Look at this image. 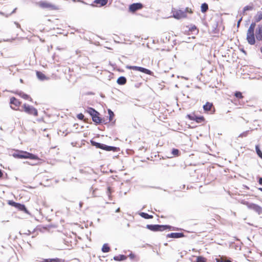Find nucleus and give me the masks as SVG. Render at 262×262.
I'll return each instance as SVG.
<instances>
[{"instance_id": "f257e3e1", "label": "nucleus", "mask_w": 262, "mask_h": 262, "mask_svg": "<svg viewBox=\"0 0 262 262\" xmlns=\"http://www.w3.org/2000/svg\"><path fill=\"white\" fill-rule=\"evenodd\" d=\"M255 26V23H252L249 27L247 33V40L248 42L251 45H253L255 43L254 33Z\"/></svg>"}, {"instance_id": "f03ea898", "label": "nucleus", "mask_w": 262, "mask_h": 262, "mask_svg": "<svg viewBox=\"0 0 262 262\" xmlns=\"http://www.w3.org/2000/svg\"><path fill=\"white\" fill-rule=\"evenodd\" d=\"M13 156L19 159H30L33 160L38 159L36 156L24 151H17L13 154Z\"/></svg>"}, {"instance_id": "7ed1b4c3", "label": "nucleus", "mask_w": 262, "mask_h": 262, "mask_svg": "<svg viewBox=\"0 0 262 262\" xmlns=\"http://www.w3.org/2000/svg\"><path fill=\"white\" fill-rule=\"evenodd\" d=\"M187 12L192 13L191 10L189 8H186L184 10H177L173 11V16L177 19H181L186 17Z\"/></svg>"}, {"instance_id": "20e7f679", "label": "nucleus", "mask_w": 262, "mask_h": 262, "mask_svg": "<svg viewBox=\"0 0 262 262\" xmlns=\"http://www.w3.org/2000/svg\"><path fill=\"white\" fill-rule=\"evenodd\" d=\"M146 228L153 231H163L166 229H171V226L161 225H147Z\"/></svg>"}, {"instance_id": "39448f33", "label": "nucleus", "mask_w": 262, "mask_h": 262, "mask_svg": "<svg viewBox=\"0 0 262 262\" xmlns=\"http://www.w3.org/2000/svg\"><path fill=\"white\" fill-rule=\"evenodd\" d=\"M23 107L24 109V111L29 114L32 115L34 116H37L38 115L37 110L34 108L33 106L27 104L26 103L24 104L23 105Z\"/></svg>"}, {"instance_id": "423d86ee", "label": "nucleus", "mask_w": 262, "mask_h": 262, "mask_svg": "<svg viewBox=\"0 0 262 262\" xmlns=\"http://www.w3.org/2000/svg\"><path fill=\"white\" fill-rule=\"evenodd\" d=\"M246 205L249 209L253 210L258 214H262V207L260 206L255 204L248 203H247Z\"/></svg>"}, {"instance_id": "0eeeda50", "label": "nucleus", "mask_w": 262, "mask_h": 262, "mask_svg": "<svg viewBox=\"0 0 262 262\" xmlns=\"http://www.w3.org/2000/svg\"><path fill=\"white\" fill-rule=\"evenodd\" d=\"M39 5L42 8L48 9L49 10L57 9V8L55 5L47 1H41L39 2Z\"/></svg>"}, {"instance_id": "6e6552de", "label": "nucleus", "mask_w": 262, "mask_h": 262, "mask_svg": "<svg viewBox=\"0 0 262 262\" xmlns=\"http://www.w3.org/2000/svg\"><path fill=\"white\" fill-rule=\"evenodd\" d=\"M143 7V5L140 3H134L129 7L130 12H135L136 11L141 9Z\"/></svg>"}, {"instance_id": "1a4fd4ad", "label": "nucleus", "mask_w": 262, "mask_h": 262, "mask_svg": "<svg viewBox=\"0 0 262 262\" xmlns=\"http://www.w3.org/2000/svg\"><path fill=\"white\" fill-rule=\"evenodd\" d=\"M11 107L15 110H17V107L20 105V102L15 98V97H12L10 99Z\"/></svg>"}, {"instance_id": "9d476101", "label": "nucleus", "mask_w": 262, "mask_h": 262, "mask_svg": "<svg viewBox=\"0 0 262 262\" xmlns=\"http://www.w3.org/2000/svg\"><path fill=\"white\" fill-rule=\"evenodd\" d=\"M203 108L205 111L208 112L210 111L211 114L214 113L215 110L213 106V104L211 103L207 102L205 105L203 106Z\"/></svg>"}, {"instance_id": "9b49d317", "label": "nucleus", "mask_w": 262, "mask_h": 262, "mask_svg": "<svg viewBox=\"0 0 262 262\" xmlns=\"http://www.w3.org/2000/svg\"><path fill=\"white\" fill-rule=\"evenodd\" d=\"M255 36L257 40H262V25H258L257 28L256 29Z\"/></svg>"}, {"instance_id": "f8f14e48", "label": "nucleus", "mask_w": 262, "mask_h": 262, "mask_svg": "<svg viewBox=\"0 0 262 262\" xmlns=\"http://www.w3.org/2000/svg\"><path fill=\"white\" fill-rule=\"evenodd\" d=\"M13 203L14 204V206L16 208H17L18 209H19V210H21V211H23L25 213H26L28 214H30L29 212L27 209V208H26V207L24 205L21 204L19 203H15V202H13Z\"/></svg>"}, {"instance_id": "ddd939ff", "label": "nucleus", "mask_w": 262, "mask_h": 262, "mask_svg": "<svg viewBox=\"0 0 262 262\" xmlns=\"http://www.w3.org/2000/svg\"><path fill=\"white\" fill-rule=\"evenodd\" d=\"M107 1L108 0H95L92 5L98 7L103 6L107 4Z\"/></svg>"}, {"instance_id": "4468645a", "label": "nucleus", "mask_w": 262, "mask_h": 262, "mask_svg": "<svg viewBox=\"0 0 262 262\" xmlns=\"http://www.w3.org/2000/svg\"><path fill=\"white\" fill-rule=\"evenodd\" d=\"M184 236L183 233H170L166 235L167 238H178Z\"/></svg>"}, {"instance_id": "2eb2a0df", "label": "nucleus", "mask_w": 262, "mask_h": 262, "mask_svg": "<svg viewBox=\"0 0 262 262\" xmlns=\"http://www.w3.org/2000/svg\"><path fill=\"white\" fill-rule=\"evenodd\" d=\"M99 113L97 112V113L92 115L91 116L93 121L96 123V124H100L102 122V119L99 116Z\"/></svg>"}, {"instance_id": "dca6fc26", "label": "nucleus", "mask_w": 262, "mask_h": 262, "mask_svg": "<svg viewBox=\"0 0 262 262\" xmlns=\"http://www.w3.org/2000/svg\"><path fill=\"white\" fill-rule=\"evenodd\" d=\"M36 76L38 79L41 81H43L46 80H48L49 78H48L43 73L41 72L37 71L36 72Z\"/></svg>"}, {"instance_id": "f3484780", "label": "nucleus", "mask_w": 262, "mask_h": 262, "mask_svg": "<svg viewBox=\"0 0 262 262\" xmlns=\"http://www.w3.org/2000/svg\"><path fill=\"white\" fill-rule=\"evenodd\" d=\"M40 262H65V260L62 259L55 258L45 259Z\"/></svg>"}, {"instance_id": "a211bd4d", "label": "nucleus", "mask_w": 262, "mask_h": 262, "mask_svg": "<svg viewBox=\"0 0 262 262\" xmlns=\"http://www.w3.org/2000/svg\"><path fill=\"white\" fill-rule=\"evenodd\" d=\"M254 19L255 23L259 22L261 20H262V12L258 11L256 15L254 17Z\"/></svg>"}, {"instance_id": "6ab92c4d", "label": "nucleus", "mask_w": 262, "mask_h": 262, "mask_svg": "<svg viewBox=\"0 0 262 262\" xmlns=\"http://www.w3.org/2000/svg\"><path fill=\"white\" fill-rule=\"evenodd\" d=\"M101 149H104L106 151H111V150L115 151L116 149V147H114V146H108V145L103 144Z\"/></svg>"}, {"instance_id": "aec40b11", "label": "nucleus", "mask_w": 262, "mask_h": 262, "mask_svg": "<svg viewBox=\"0 0 262 262\" xmlns=\"http://www.w3.org/2000/svg\"><path fill=\"white\" fill-rule=\"evenodd\" d=\"M117 82L119 84L123 85L126 83V79L125 77L121 76L118 78Z\"/></svg>"}, {"instance_id": "412c9836", "label": "nucleus", "mask_w": 262, "mask_h": 262, "mask_svg": "<svg viewBox=\"0 0 262 262\" xmlns=\"http://www.w3.org/2000/svg\"><path fill=\"white\" fill-rule=\"evenodd\" d=\"M138 71L148 75H151L152 73V72L149 70L140 67H139Z\"/></svg>"}, {"instance_id": "4be33fe9", "label": "nucleus", "mask_w": 262, "mask_h": 262, "mask_svg": "<svg viewBox=\"0 0 262 262\" xmlns=\"http://www.w3.org/2000/svg\"><path fill=\"white\" fill-rule=\"evenodd\" d=\"M91 143L93 146H95L97 148H102V144L100 143L96 142L93 140H91Z\"/></svg>"}, {"instance_id": "5701e85b", "label": "nucleus", "mask_w": 262, "mask_h": 262, "mask_svg": "<svg viewBox=\"0 0 262 262\" xmlns=\"http://www.w3.org/2000/svg\"><path fill=\"white\" fill-rule=\"evenodd\" d=\"M126 258V256L124 255H119L118 256H115L114 259L116 261H121L125 260Z\"/></svg>"}, {"instance_id": "b1692460", "label": "nucleus", "mask_w": 262, "mask_h": 262, "mask_svg": "<svg viewBox=\"0 0 262 262\" xmlns=\"http://www.w3.org/2000/svg\"><path fill=\"white\" fill-rule=\"evenodd\" d=\"M208 9V4L206 3H203L201 5V11L203 13L206 12Z\"/></svg>"}, {"instance_id": "393cba45", "label": "nucleus", "mask_w": 262, "mask_h": 262, "mask_svg": "<svg viewBox=\"0 0 262 262\" xmlns=\"http://www.w3.org/2000/svg\"><path fill=\"white\" fill-rule=\"evenodd\" d=\"M253 9V6H246L243 8L242 13L243 15H245V13L247 11L252 10Z\"/></svg>"}, {"instance_id": "a878e982", "label": "nucleus", "mask_w": 262, "mask_h": 262, "mask_svg": "<svg viewBox=\"0 0 262 262\" xmlns=\"http://www.w3.org/2000/svg\"><path fill=\"white\" fill-rule=\"evenodd\" d=\"M140 215H141V216H142V217L146 219H152L153 217L152 215H149V214H147V213H145V212H141L140 214Z\"/></svg>"}, {"instance_id": "bb28decb", "label": "nucleus", "mask_w": 262, "mask_h": 262, "mask_svg": "<svg viewBox=\"0 0 262 262\" xmlns=\"http://www.w3.org/2000/svg\"><path fill=\"white\" fill-rule=\"evenodd\" d=\"M255 150L257 155L262 159V152L261 151L258 145H256Z\"/></svg>"}, {"instance_id": "cd10ccee", "label": "nucleus", "mask_w": 262, "mask_h": 262, "mask_svg": "<svg viewBox=\"0 0 262 262\" xmlns=\"http://www.w3.org/2000/svg\"><path fill=\"white\" fill-rule=\"evenodd\" d=\"M110 250V247L107 245V244H105L103 245L102 248V251L103 252H108Z\"/></svg>"}, {"instance_id": "c85d7f7f", "label": "nucleus", "mask_w": 262, "mask_h": 262, "mask_svg": "<svg viewBox=\"0 0 262 262\" xmlns=\"http://www.w3.org/2000/svg\"><path fill=\"white\" fill-rule=\"evenodd\" d=\"M87 112L90 114V115L92 116V115L95 114V113H97V111H96L95 109L89 107L88 109Z\"/></svg>"}, {"instance_id": "c756f323", "label": "nucleus", "mask_w": 262, "mask_h": 262, "mask_svg": "<svg viewBox=\"0 0 262 262\" xmlns=\"http://www.w3.org/2000/svg\"><path fill=\"white\" fill-rule=\"evenodd\" d=\"M108 115H109V122H111V121H112L113 120V118L114 117V114L110 109L108 110Z\"/></svg>"}, {"instance_id": "7c9ffc66", "label": "nucleus", "mask_w": 262, "mask_h": 262, "mask_svg": "<svg viewBox=\"0 0 262 262\" xmlns=\"http://www.w3.org/2000/svg\"><path fill=\"white\" fill-rule=\"evenodd\" d=\"M19 95L24 99H26V100H28L29 99H31V98H30V97L28 95L26 94H25V93H24L23 92H20Z\"/></svg>"}, {"instance_id": "2f4dec72", "label": "nucleus", "mask_w": 262, "mask_h": 262, "mask_svg": "<svg viewBox=\"0 0 262 262\" xmlns=\"http://www.w3.org/2000/svg\"><path fill=\"white\" fill-rule=\"evenodd\" d=\"M171 154L174 156H178L179 154V150L178 149L173 148L171 151Z\"/></svg>"}, {"instance_id": "473e14b6", "label": "nucleus", "mask_w": 262, "mask_h": 262, "mask_svg": "<svg viewBox=\"0 0 262 262\" xmlns=\"http://www.w3.org/2000/svg\"><path fill=\"white\" fill-rule=\"evenodd\" d=\"M234 96L236 98H239V99H242L243 97L242 93L240 92H236L234 94Z\"/></svg>"}, {"instance_id": "72a5a7b5", "label": "nucleus", "mask_w": 262, "mask_h": 262, "mask_svg": "<svg viewBox=\"0 0 262 262\" xmlns=\"http://www.w3.org/2000/svg\"><path fill=\"white\" fill-rule=\"evenodd\" d=\"M204 120V119L203 117H195V121L197 122L201 123Z\"/></svg>"}, {"instance_id": "f704fd0d", "label": "nucleus", "mask_w": 262, "mask_h": 262, "mask_svg": "<svg viewBox=\"0 0 262 262\" xmlns=\"http://www.w3.org/2000/svg\"><path fill=\"white\" fill-rule=\"evenodd\" d=\"M248 133H249V130L245 131V132L241 133L238 136V137L239 138H243V137H247L248 136Z\"/></svg>"}, {"instance_id": "c9c22d12", "label": "nucleus", "mask_w": 262, "mask_h": 262, "mask_svg": "<svg viewBox=\"0 0 262 262\" xmlns=\"http://www.w3.org/2000/svg\"><path fill=\"white\" fill-rule=\"evenodd\" d=\"M126 68L128 69L133 70L135 71H138L139 67L137 66H127Z\"/></svg>"}, {"instance_id": "e433bc0d", "label": "nucleus", "mask_w": 262, "mask_h": 262, "mask_svg": "<svg viewBox=\"0 0 262 262\" xmlns=\"http://www.w3.org/2000/svg\"><path fill=\"white\" fill-rule=\"evenodd\" d=\"M206 259L202 257V256H199L197 258L196 262H206Z\"/></svg>"}, {"instance_id": "4c0bfd02", "label": "nucleus", "mask_w": 262, "mask_h": 262, "mask_svg": "<svg viewBox=\"0 0 262 262\" xmlns=\"http://www.w3.org/2000/svg\"><path fill=\"white\" fill-rule=\"evenodd\" d=\"M16 10V8H15V9L12 11V12L11 13L9 14L5 15V14H4L3 12H1V11H0V14H1V15H5L6 17H8L9 16L11 15L12 14H13V13H15V12Z\"/></svg>"}, {"instance_id": "58836bf2", "label": "nucleus", "mask_w": 262, "mask_h": 262, "mask_svg": "<svg viewBox=\"0 0 262 262\" xmlns=\"http://www.w3.org/2000/svg\"><path fill=\"white\" fill-rule=\"evenodd\" d=\"M106 193L108 195L109 198L110 199L111 197V189L110 187H107Z\"/></svg>"}, {"instance_id": "ea45409f", "label": "nucleus", "mask_w": 262, "mask_h": 262, "mask_svg": "<svg viewBox=\"0 0 262 262\" xmlns=\"http://www.w3.org/2000/svg\"><path fill=\"white\" fill-rule=\"evenodd\" d=\"M77 117L79 120H82L84 118V115L80 113L77 115Z\"/></svg>"}, {"instance_id": "a19ab883", "label": "nucleus", "mask_w": 262, "mask_h": 262, "mask_svg": "<svg viewBox=\"0 0 262 262\" xmlns=\"http://www.w3.org/2000/svg\"><path fill=\"white\" fill-rule=\"evenodd\" d=\"M187 117L191 120H195V117L196 116L194 115H188Z\"/></svg>"}, {"instance_id": "79ce46f5", "label": "nucleus", "mask_w": 262, "mask_h": 262, "mask_svg": "<svg viewBox=\"0 0 262 262\" xmlns=\"http://www.w3.org/2000/svg\"><path fill=\"white\" fill-rule=\"evenodd\" d=\"M216 262H231L230 260H224L223 259H216Z\"/></svg>"}, {"instance_id": "37998d69", "label": "nucleus", "mask_w": 262, "mask_h": 262, "mask_svg": "<svg viewBox=\"0 0 262 262\" xmlns=\"http://www.w3.org/2000/svg\"><path fill=\"white\" fill-rule=\"evenodd\" d=\"M171 229H170L171 230H179V229L178 228H175V227H172V226H171Z\"/></svg>"}, {"instance_id": "c03bdc74", "label": "nucleus", "mask_w": 262, "mask_h": 262, "mask_svg": "<svg viewBox=\"0 0 262 262\" xmlns=\"http://www.w3.org/2000/svg\"><path fill=\"white\" fill-rule=\"evenodd\" d=\"M129 256L131 259H133L135 257V255L133 253H130Z\"/></svg>"}, {"instance_id": "a18cd8bd", "label": "nucleus", "mask_w": 262, "mask_h": 262, "mask_svg": "<svg viewBox=\"0 0 262 262\" xmlns=\"http://www.w3.org/2000/svg\"><path fill=\"white\" fill-rule=\"evenodd\" d=\"M258 182L259 184L262 185V177L259 179Z\"/></svg>"}, {"instance_id": "49530a36", "label": "nucleus", "mask_w": 262, "mask_h": 262, "mask_svg": "<svg viewBox=\"0 0 262 262\" xmlns=\"http://www.w3.org/2000/svg\"><path fill=\"white\" fill-rule=\"evenodd\" d=\"M242 19V17H241V18L239 19V20L238 21V22H237V26H239V24H240V23H241V21Z\"/></svg>"}, {"instance_id": "de8ad7c7", "label": "nucleus", "mask_w": 262, "mask_h": 262, "mask_svg": "<svg viewBox=\"0 0 262 262\" xmlns=\"http://www.w3.org/2000/svg\"><path fill=\"white\" fill-rule=\"evenodd\" d=\"M107 123V122L105 121L104 119H102L101 123L106 124Z\"/></svg>"}, {"instance_id": "09e8293b", "label": "nucleus", "mask_w": 262, "mask_h": 262, "mask_svg": "<svg viewBox=\"0 0 262 262\" xmlns=\"http://www.w3.org/2000/svg\"><path fill=\"white\" fill-rule=\"evenodd\" d=\"M3 174L2 170L0 169V178L2 177Z\"/></svg>"}, {"instance_id": "8fccbe9b", "label": "nucleus", "mask_w": 262, "mask_h": 262, "mask_svg": "<svg viewBox=\"0 0 262 262\" xmlns=\"http://www.w3.org/2000/svg\"><path fill=\"white\" fill-rule=\"evenodd\" d=\"M196 27H195V26H194V27H193L192 28L191 30L192 31V30H196Z\"/></svg>"}, {"instance_id": "3c124183", "label": "nucleus", "mask_w": 262, "mask_h": 262, "mask_svg": "<svg viewBox=\"0 0 262 262\" xmlns=\"http://www.w3.org/2000/svg\"><path fill=\"white\" fill-rule=\"evenodd\" d=\"M13 201H10V202H9V204H11V205H12L13 206H14V204H13Z\"/></svg>"}, {"instance_id": "603ef678", "label": "nucleus", "mask_w": 262, "mask_h": 262, "mask_svg": "<svg viewBox=\"0 0 262 262\" xmlns=\"http://www.w3.org/2000/svg\"><path fill=\"white\" fill-rule=\"evenodd\" d=\"M120 211V208H118L116 210V212H119Z\"/></svg>"}, {"instance_id": "864d4df0", "label": "nucleus", "mask_w": 262, "mask_h": 262, "mask_svg": "<svg viewBox=\"0 0 262 262\" xmlns=\"http://www.w3.org/2000/svg\"><path fill=\"white\" fill-rule=\"evenodd\" d=\"M95 191V190H93V195L94 196H95V195L94 194Z\"/></svg>"}, {"instance_id": "5fc2aeb1", "label": "nucleus", "mask_w": 262, "mask_h": 262, "mask_svg": "<svg viewBox=\"0 0 262 262\" xmlns=\"http://www.w3.org/2000/svg\"><path fill=\"white\" fill-rule=\"evenodd\" d=\"M259 190H260L261 191H262V188H259Z\"/></svg>"}, {"instance_id": "6e6d98bb", "label": "nucleus", "mask_w": 262, "mask_h": 262, "mask_svg": "<svg viewBox=\"0 0 262 262\" xmlns=\"http://www.w3.org/2000/svg\"><path fill=\"white\" fill-rule=\"evenodd\" d=\"M0 129H1V130H3L2 127H0Z\"/></svg>"}, {"instance_id": "4d7b16f0", "label": "nucleus", "mask_w": 262, "mask_h": 262, "mask_svg": "<svg viewBox=\"0 0 262 262\" xmlns=\"http://www.w3.org/2000/svg\"><path fill=\"white\" fill-rule=\"evenodd\" d=\"M79 205H80V206L81 207V205H82L81 203H80Z\"/></svg>"}, {"instance_id": "13d9d810", "label": "nucleus", "mask_w": 262, "mask_h": 262, "mask_svg": "<svg viewBox=\"0 0 262 262\" xmlns=\"http://www.w3.org/2000/svg\"><path fill=\"white\" fill-rule=\"evenodd\" d=\"M261 40H262V39H261Z\"/></svg>"}]
</instances>
